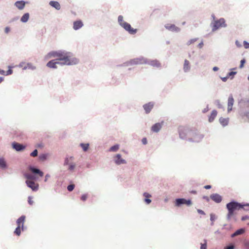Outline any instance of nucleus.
<instances>
[{
	"mask_svg": "<svg viewBox=\"0 0 249 249\" xmlns=\"http://www.w3.org/2000/svg\"><path fill=\"white\" fill-rule=\"evenodd\" d=\"M132 63H134V64H139V63H141V60L139 59H134L132 61Z\"/></svg>",
	"mask_w": 249,
	"mask_h": 249,
	"instance_id": "obj_43",
	"label": "nucleus"
},
{
	"mask_svg": "<svg viewBox=\"0 0 249 249\" xmlns=\"http://www.w3.org/2000/svg\"><path fill=\"white\" fill-rule=\"evenodd\" d=\"M204 188H205L206 189H209L210 188H211V185H205L204 186Z\"/></svg>",
	"mask_w": 249,
	"mask_h": 249,
	"instance_id": "obj_60",
	"label": "nucleus"
},
{
	"mask_svg": "<svg viewBox=\"0 0 249 249\" xmlns=\"http://www.w3.org/2000/svg\"><path fill=\"white\" fill-rule=\"evenodd\" d=\"M83 25L82 22L81 20H77L73 23V29L77 30L81 28Z\"/></svg>",
	"mask_w": 249,
	"mask_h": 249,
	"instance_id": "obj_19",
	"label": "nucleus"
},
{
	"mask_svg": "<svg viewBox=\"0 0 249 249\" xmlns=\"http://www.w3.org/2000/svg\"><path fill=\"white\" fill-rule=\"evenodd\" d=\"M162 124L160 123H156L151 127V130L153 132H158L161 128Z\"/></svg>",
	"mask_w": 249,
	"mask_h": 249,
	"instance_id": "obj_17",
	"label": "nucleus"
},
{
	"mask_svg": "<svg viewBox=\"0 0 249 249\" xmlns=\"http://www.w3.org/2000/svg\"><path fill=\"white\" fill-rule=\"evenodd\" d=\"M39 158L41 160H44L46 159L47 156L45 154H42L39 156Z\"/></svg>",
	"mask_w": 249,
	"mask_h": 249,
	"instance_id": "obj_42",
	"label": "nucleus"
},
{
	"mask_svg": "<svg viewBox=\"0 0 249 249\" xmlns=\"http://www.w3.org/2000/svg\"><path fill=\"white\" fill-rule=\"evenodd\" d=\"M24 63H21L19 64V66L21 67H23V69H26L27 68H32L33 69L31 64H27V66H24Z\"/></svg>",
	"mask_w": 249,
	"mask_h": 249,
	"instance_id": "obj_31",
	"label": "nucleus"
},
{
	"mask_svg": "<svg viewBox=\"0 0 249 249\" xmlns=\"http://www.w3.org/2000/svg\"><path fill=\"white\" fill-rule=\"evenodd\" d=\"M149 64L153 67L157 68L160 67L161 65L159 61L157 60H151L149 62Z\"/></svg>",
	"mask_w": 249,
	"mask_h": 249,
	"instance_id": "obj_25",
	"label": "nucleus"
},
{
	"mask_svg": "<svg viewBox=\"0 0 249 249\" xmlns=\"http://www.w3.org/2000/svg\"><path fill=\"white\" fill-rule=\"evenodd\" d=\"M29 18V13H25L22 16L20 20L22 22H26L28 20Z\"/></svg>",
	"mask_w": 249,
	"mask_h": 249,
	"instance_id": "obj_29",
	"label": "nucleus"
},
{
	"mask_svg": "<svg viewBox=\"0 0 249 249\" xmlns=\"http://www.w3.org/2000/svg\"><path fill=\"white\" fill-rule=\"evenodd\" d=\"M9 68L10 69L11 68V67L9 66ZM13 73V71L11 69H9V70H8L6 72V74H5V75H10L12 73Z\"/></svg>",
	"mask_w": 249,
	"mask_h": 249,
	"instance_id": "obj_44",
	"label": "nucleus"
},
{
	"mask_svg": "<svg viewBox=\"0 0 249 249\" xmlns=\"http://www.w3.org/2000/svg\"><path fill=\"white\" fill-rule=\"evenodd\" d=\"M204 243L201 244L200 249H207V241L206 240H204Z\"/></svg>",
	"mask_w": 249,
	"mask_h": 249,
	"instance_id": "obj_37",
	"label": "nucleus"
},
{
	"mask_svg": "<svg viewBox=\"0 0 249 249\" xmlns=\"http://www.w3.org/2000/svg\"><path fill=\"white\" fill-rule=\"evenodd\" d=\"M25 177L27 179H32L33 178V176L31 175H28V174L26 175Z\"/></svg>",
	"mask_w": 249,
	"mask_h": 249,
	"instance_id": "obj_53",
	"label": "nucleus"
},
{
	"mask_svg": "<svg viewBox=\"0 0 249 249\" xmlns=\"http://www.w3.org/2000/svg\"><path fill=\"white\" fill-rule=\"evenodd\" d=\"M26 183L28 187L31 188L33 191H37L38 188V184L35 183V182L34 181L32 180H26Z\"/></svg>",
	"mask_w": 249,
	"mask_h": 249,
	"instance_id": "obj_10",
	"label": "nucleus"
},
{
	"mask_svg": "<svg viewBox=\"0 0 249 249\" xmlns=\"http://www.w3.org/2000/svg\"><path fill=\"white\" fill-rule=\"evenodd\" d=\"M179 137L182 139L188 138L189 136V133L192 129H189L184 126H180L178 129Z\"/></svg>",
	"mask_w": 249,
	"mask_h": 249,
	"instance_id": "obj_6",
	"label": "nucleus"
},
{
	"mask_svg": "<svg viewBox=\"0 0 249 249\" xmlns=\"http://www.w3.org/2000/svg\"><path fill=\"white\" fill-rule=\"evenodd\" d=\"M0 167L1 168H5L6 167V163L4 159L0 158Z\"/></svg>",
	"mask_w": 249,
	"mask_h": 249,
	"instance_id": "obj_30",
	"label": "nucleus"
},
{
	"mask_svg": "<svg viewBox=\"0 0 249 249\" xmlns=\"http://www.w3.org/2000/svg\"><path fill=\"white\" fill-rule=\"evenodd\" d=\"M15 4L18 9L22 10L25 6V2L24 1H18Z\"/></svg>",
	"mask_w": 249,
	"mask_h": 249,
	"instance_id": "obj_21",
	"label": "nucleus"
},
{
	"mask_svg": "<svg viewBox=\"0 0 249 249\" xmlns=\"http://www.w3.org/2000/svg\"><path fill=\"white\" fill-rule=\"evenodd\" d=\"M227 24L225 23V20L223 18H221L218 20H214L211 23L212 31L215 32L218 29L226 27Z\"/></svg>",
	"mask_w": 249,
	"mask_h": 249,
	"instance_id": "obj_4",
	"label": "nucleus"
},
{
	"mask_svg": "<svg viewBox=\"0 0 249 249\" xmlns=\"http://www.w3.org/2000/svg\"><path fill=\"white\" fill-rule=\"evenodd\" d=\"M3 80V78L0 77V83H1Z\"/></svg>",
	"mask_w": 249,
	"mask_h": 249,
	"instance_id": "obj_64",
	"label": "nucleus"
},
{
	"mask_svg": "<svg viewBox=\"0 0 249 249\" xmlns=\"http://www.w3.org/2000/svg\"><path fill=\"white\" fill-rule=\"evenodd\" d=\"M218 70V67H214L213 68V70L214 71H217Z\"/></svg>",
	"mask_w": 249,
	"mask_h": 249,
	"instance_id": "obj_61",
	"label": "nucleus"
},
{
	"mask_svg": "<svg viewBox=\"0 0 249 249\" xmlns=\"http://www.w3.org/2000/svg\"><path fill=\"white\" fill-rule=\"evenodd\" d=\"M74 188V184H71L68 186L67 189L69 191L71 192L72 191Z\"/></svg>",
	"mask_w": 249,
	"mask_h": 249,
	"instance_id": "obj_40",
	"label": "nucleus"
},
{
	"mask_svg": "<svg viewBox=\"0 0 249 249\" xmlns=\"http://www.w3.org/2000/svg\"><path fill=\"white\" fill-rule=\"evenodd\" d=\"M25 220V216L22 215L17 220V227L14 231V233L18 236H19L21 233V230H23V225Z\"/></svg>",
	"mask_w": 249,
	"mask_h": 249,
	"instance_id": "obj_5",
	"label": "nucleus"
},
{
	"mask_svg": "<svg viewBox=\"0 0 249 249\" xmlns=\"http://www.w3.org/2000/svg\"><path fill=\"white\" fill-rule=\"evenodd\" d=\"M165 27L166 29L171 31L178 32L180 31V29L177 27L175 24H166L165 25Z\"/></svg>",
	"mask_w": 249,
	"mask_h": 249,
	"instance_id": "obj_11",
	"label": "nucleus"
},
{
	"mask_svg": "<svg viewBox=\"0 0 249 249\" xmlns=\"http://www.w3.org/2000/svg\"><path fill=\"white\" fill-rule=\"evenodd\" d=\"M62 61L60 60H53L51 61H50L47 64V66L51 68H56L57 66L56 65H64L62 63Z\"/></svg>",
	"mask_w": 249,
	"mask_h": 249,
	"instance_id": "obj_9",
	"label": "nucleus"
},
{
	"mask_svg": "<svg viewBox=\"0 0 249 249\" xmlns=\"http://www.w3.org/2000/svg\"><path fill=\"white\" fill-rule=\"evenodd\" d=\"M219 121L223 126H225L228 125L229 119V118H224L223 117H220L219 119Z\"/></svg>",
	"mask_w": 249,
	"mask_h": 249,
	"instance_id": "obj_20",
	"label": "nucleus"
},
{
	"mask_svg": "<svg viewBox=\"0 0 249 249\" xmlns=\"http://www.w3.org/2000/svg\"><path fill=\"white\" fill-rule=\"evenodd\" d=\"M181 204L190 206L192 204V202L190 200H186L184 198H178L176 200V205L177 206H179Z\"/></svg>",
	"mask_w": 249,
	"mask_h": 249,
	"instance_id": "obj_7",
	"label": "nucleus"
},
{
	"mask_svg": "<svg viewBox=\"0 0 249 249\" xmlns=\"http://www.w3.org/2000/svg\"><path fill=\"white\" fill-rule=\"evenodd\" d=\"M118 22L120 24V25L122 27V25L124 23H126V22L124 21V19H123V17L122 16H119L118 17Z\"/></svg>",
	"mask_w": 249,
	"mask_h": 249,
	"instance_id": "obj_33",
	"label": "nucleus"
},
{
	"mask_svg": "<svg viewBox=\"0 0 249 249\" xmlns=\"http://www.w3.org/2000/svg\"><path fill=\"white\" fill-rule=\"evenodd\" d=\"M234 249V246L231 245V246H227V247H225L224 249Z\"/></svg>",
	"mask_w": 249,
	"mask_h": 249,
	"instance_id": "obj_55",
	"label": "nucleus"
},
{
	"mask_svg": "<svg viewBox=\"0 0 249 249\" xmlns=\"http://www.w3.org/2000/svg\"><path fill=\"white\" fill-rule=\"evenodd\" d=\"M227 78H228V76L226 77H224L222 79L223 81L225 82V81H226Z\"/></svg>",
	"mask_w": 249,
	"mask_h": 249,
	"instance_id": "obj_62",
	"label": "nucleus"
},
{
	"mask_svg": "<svg viewBox=\"0 0 249 249\" xmlns=\"http://www.w3.org/2000/svg\"><path fill=\"white\" fill-rule=\"evenodd\" d=\"M234 103V99L232 95H231L228 98V112H229L232 110V107Z\"/></svg>",
	"mask_w": 249,
	"mask_h": 249,
	"instance_id": "obj_13",
	"label": "nucleus"
},
{
	"mask_svg": "<svg viewBox=\"0 0 249 249\" xmlns=\"http://www.w3.org/2000/svg\"><path fill=\"white\" fill-rule=\"evenodd\" d=\"M215 103H216V105L217 107L218 108H223V106L221 104L220 101L219 100H216L215 101Z\"/></svg>",
	"mask_w": 249,
	"mask_h": 249,
	"instance_id": "obj_38",
	"label": "nucleus"
},
{
	"mask_svg": "<svg viewBox=\"0 0 249 249\" xmlns=\"http://www.w3.org/2000/svg\"><path fill=\"white\" fill-rule=\"evenodd\" d=\"M49 4L55 8L57 10H60V8H61V6H60V5L59 4V3L57 1H51L49 3Z\"/></svg>",
	"mask_w": 249,
	"mask_h": 249,
	"instance_id": "obj_22",
	"label": "nucleus"
},
{
	"mask_svg": "<svg viewBox=\"0 0 249 249\" xmlns=\"http://www.w3.org/2000/svg\"><path fill=\"white\" fill-rule=\"evenodd\" d=\"M203 136L196 130H191L189 133L188 140L190 142H200Z\"/></svg>",
	"mask_w": 249,
	"mask_h": 249,
	"instance_id": "obj_3",
	"label": "nucleus"
},
{
	"mask_svg": "<svg viewBox=\"0 0 249 249\" xmlns=\"http://www.w3.org/2000/svg\"><path fill=\"white\" fill-rule=\"evenodd\" d=\"M48 58L51 57H57L56 60L62 61L63 64L67 65L75 64L77 63V60L76 58H72L69 53L61 52H52L49 53L46 56Z\"/></svg>",
	"mask_w": 249,
	"mask_h": 249,
	"instance_id": "obj_1",
	"label": "nucleus"
},
{
	"mask_svg": "<svg viewBox=\"0 0 249 249\" xmlns=\"http://www.w3.org/2000/svg\"><path fill=\"white\" fill-rule=\"evenodd\" d=\"M142 142L144 144H146L147 143V140L145 138H144L142 139Z\"/></svg>",
	"mask_w": 249,
	"mask_h": 249,
	"instance_id": "obj_54",
	"label": "nucleus"
},
{
	"mask_svg": "<svg viewBox=\"0 0 249 249\" xmlns=\"http://www.w3.org/2000/svg\"><path fill=\"white\" fill-rule=\"evenodd\" d=\"M12 146L13 148H14L18 151H21L25 148L24 146H23L22 144H21L17 142H13L12 143Z\"/></svg>",
	"mask_w": 249,
	"mask_h": 249,
	"instance_id": "obj_15",
	"label": "nucleus"
},
{
	"mask_svg": "<svg viewBox=\"0 0 249 249\" xmlns=\"http://www.w3.org/2000/svg\"><path fill=\"white\" fill-rule=\"evenodd\" d=\"M0 74L2 75H5L6 72L2 70H0Z\"/></svg>",
	"mask_w": 249,
	"mask_h": 249,
	"instance_id": "obj_56",
	"label": "nucleus"
},
{
	"mask_svg": "<svg viewBox=\"0 0 249 249\" xmlns=\"http://www.w3.org/2000/svg\"><path fill=\"white\" fill-rule=\"evenodd\" d=\"M37 154H38L37 150L36 149H35V150H34L33 152H32L30 154V156H32V157H36L37 156Z\"/></svg>",
	"mask_w": 249,
	"mask_h": 249,
	"instance_id": "obj_39",
	"label": "nucleus"
},
{
	"mask_svg": "<svg viewBox=\"0 0 249 249\" xmlns=\"http://www.w3.org/2000/svg\"><path fill=\"white\" fill-rule=\"evenodd\" d=\"M143 196L145 197L144 199L145 202L148 204H150L151 202V199H149V198L151 197V196L147 193H144L143 194Z\"/></svg>",
	"mask_w": 249,
	"mask_h": 249,
	"instance_id": "obj_27",
	"label": "nucleus"
},
{
	"mask_svg": "<svg viewBox=\"0 0 249 249\" xmlns=\"http://www.w3.org/2000/svg\"><path fill=\"white\" fill-rule=\"evenodd\" d=\"M245 231V230L244 229H240L238 230H237L235 232H234L232 235L231 237H234L235 236H236L238 235L242 234H243Z\"/></svg>",
	"mask_w": 249,
	"mask_h": 249,
	"instance_id": "obj_24",
	"label": "nucleus"
},
{
	"mask_svg": "<svg viewBox=\"0 0 249 249\" xmlns=\"http://www.w3.org/2000/svg\"><path fill=\"white\" fill-rule=\"evenodd\" d=\"M28 203L30 205H32L34 203V201L32 200V197L31 196L28 197Z\"/></svg>",
	"mask_w": 249,
	"mask_h": 249,
	"instance_id": "obj_50",
	"label": "nucleus"
},
{
	"mask_svg": "<svg viewBox=\"0 0 249 249\" xmlns=\"http://www.w3.org/2000/svg\"><path fill=\"white\" fill-rule=\"evenodd\" d=\"M122 27L128 32L130 34H135L136 33L137 31V29H134L132 28L130 24L127 22L124 23L122 25Z\"/></svg>",
	"mask_w": 249,
	"mask_h": 249,
	"instance_id": "obj_8",
	"label": "nucleus"
},
{
	"mask_svg": "<svg viewBox=\"0 0 249 249\" xmlns=\"http://www.w3.org/2000/svg\"><path fill=\"white\" fill-rule=\"evenodd\" d=\"M210 216H211L210 219L212 221V225H213V221H214V220L215 219V215L214 214H211Z\"/></svg>",
	"mask_w": 249,
	"mask_h": 249,
	"instance_id": "obj_48",
	"label": "nucleus"
},
{
	"mask_svg": "<svg viewBox=\"0 0 249 249\" xmlns=\"http://www.w3.org/2000/svg\"><path fill=\"white\" fill-rule=\"evenodd\" d=\"M10 31V28L8 27L5 28V32L8 33Z\"/></svg>",
	"mask_w": 249,
	"mask_h": 249,
	"instance_id": "obj_57",
	"label": "nucleus"
},
{
	"mask_svg": "<svg viewBox=\"0 0 249 249\" xmlns=\"http://www.w3.org/2000/svg\"><path fill=\"white\" fill-rule=\"evenodd\" d=\"M197 38H196L191 39L189 40L187 42V45L188 46H189V45H190L191 44L194 43L196 41H197Z\"/></svg>",
	"mask_w": 249,
	"mask_h": 249,
	"instance_id": "obj_36",
	"label": "nucleus"
},
{
	"mask_svg": "<svg viewBox=\"0 0 249 249\" xmlns=\"http://www.w3.org/2000/svg\"><path fill=\"white\" fill-rule=\"evenodd\" d=\"M242 122H249V113H244L242 115Z\"/></svg>",
	"mask_w": 249,
	"mask_h": 249,
	"instance_id": "obj_28",
	"label": "nucleus"
},
{
	"mask_svg": "<svg viewBox=\"0 0 249 249\" xmlns=\"http://www.w3.org/2000/svg\"><path fill=\"white\" fill-rule=\"evenodd\" d=\"M243 44L244 46L246 49H249V43L247 42L246 41H244Z\"/></svg>",
	"mask_w": 249,
	"mask_h": 249,
	"instance_id": "obj_45",
	"label": "nucleus"
},
{
	"mask_svg": "<svg viewBox=\"0 0 249 249\" xmlns=\"http://www.w3.org/2000/svg\"><path fill=\"white\" fill-rule=\"evenodd\" d=\"M244 205L236 202H231L227 204V208L228 210V213L227 214L228 219H230L233 215V212L235 210H239L243 208Z\"/></svg>",
	"mask_w": 249,
	"mask_h": 249,
	"instance_id": "obj_2",
	"label": "nucleus"
},
{
	"mask_svg": "<svg viewBox=\"0 0 249 249\" xmlns=\"http://www.w3.org/2000/svg\"><path fill=\"white\" fill-rule=\"evenodd\" d=\"M88 196L87 194L83 195L81 197V199L82 201H85L87 198Z\"/></svg>",
	"mask_w": 249,
	"mask_h": 249,
	"instance_id": "obj_46",
	"label": "nucleus"
},
{
	"mask_svg": "<svg viewBox=\"0 0 249 249\" xmlns=\"http://www.w3.org/2000/svg\"><path fill=\"white\" fill-rule=\"evenodd\" d=\"M115 162L117 164H124L125 163V160L122 159L121 158V156L120 154H117L115 157Z\"/></svg>",
	"mask_w": 249,
	"mask_h": 249,
	"instance_id": "obj_16",
	"label": "nucleus"
},
{
	"mask_svg": "<svg viewBox=\"0 0 249 249\" xmlns=\"http://www.w3.org/2000/svg\"><path fill=\"white\" fill-rule=\"evenodd\" d=\"M50 177V175H48V174H47L46 176H45V180L44 181L45 182H46L48 179V178Z\"/></svg>",
	"mask_w": 249,
	"mask_h": 249,
	"instance_id": "obj_58",
	"label": "nucleus"
},
{
	"mask_svg": "<svg viewBox=\"0 0 249 249\" xmlns=\"http://www.w3.org/2000/svg\"><path fill=\"white\" fill-rule=\"evenodd\" d=\"M197 212L200 213V214H203V215H204L205 213H204V212L201 210H200V209H198L197 210Z\"/></svg>",
	"mask_w": 249,
	"mask_h": 249,
	"instance_id": "obj_52",
	"label": "nucleus"
},
{
	"mask_svg": "<svg viewBox=\"0 0 249 249\" xmlns=\"http://www.w3.org/2000/svg\"><path fill=\"white\" fill-rule=\"evenodd\" d=\"M80 146L82 147L84 151H86L89 148V144L88 143H81Z\"/></svg>",
	"mask_w": 249,
	"mask_h": 249,
	"instance_id": "obj_32",
	"label": "nucleus"
},
{
	"mask_svg": "<svg viewBox=\"0 0 249 249\" xmlns=\"http://www.w3.org/2000/svg\"><path fill=\"white\" fill-rule=\"evenodd\" d=\"M76 165L74 163H71L69 165L68 170L70 171H73L75 168Z\"/></svg>",
	"mask_w": 249,
	"mask_h": 249,
	"instance_id": "obj_34",
	"label": "nucleus"
},
{
	"mask_svg": "<svg viewBox=\"0 0 249 249\" xmlns=\"http://www.w3.org/2000/svg\"><path fill=\"white\" fill-rule=\"evenodd\" d=\"M247 219H249V216H248V215H246V216H243L242 218H241V220L242 221H244V220H246Z\"/></svg>",
	"mask_w": 249,
	"mask_h": 249,
	"instance_id": "obj_51",
	"label": "nucleus"
},
{
	"mask_svg": "<svg viewBox=\"0 0 249 249\" xmlns=\"http://www.w3.org/2000/svg\"><path fill=\"white\" fill-rule=\"evenodd\" d=\"M203 46V43L202 42H201V43H200L198 45V48H201Z\"/></svg>",
	"mask_w": 249,
	"mask_h": 249,
	"instance_id": "obj_59",
	"label": "nucleus"
},
{
	"mask_svg": "<svg viewBox=\"0 0 249 249\" xmlns=\"http://www.w3.org/2000/svg\"><path fill=\"white\" fill-rule=\"evenodd\" d=\"M208 110V108H205V109H204L203 110V113H205V112H206Z\"/></svg>",
	"mask_w": 249,
	"mask_h": 249,
	"instance_id": "obj_63",
	"label": "nucleus"
},
{
	"mask_svg": "<svg viewBox=\"0 0 249 249\" xmlns=\"http://www.w3.org/2000/svg\"><path fill=\"white\" fill-rule=\"evenodd\" d=\"M210 198L216 203H219L222 201V197L217 194L211 195L210 196Z\"/></svg>",
	"mask_w": 249,
	"mask_h": 249,
	"instance_id": "obj_14",
	"label": "nucleus"
},
{
	"mask_svg": "<svg viewBox=\"0 0 249 249\" xmlns=\"http://www.w3.org/2000/svg\"><path fill=\"white\" fill-rule=\"evenodd\" d=\"M246 62V60L245 59H243L242 60H241L240 61V65L239 66V68L240 69L244 67V64Z\"/></svg>",
	"mask_w": 249,
	"mask_h": 249,
	"instance_id": "obj_41",
	"label": "nucleus"
},
{
	"mask_svg": "<svg viewBox=\"0 0 249 249\" xmlns=\"http://www.w3.org/2000/svg\"><path fill=\"white\" fill-rule=\"evenodd\" d=\"M153 107L154 103L152 102H149L143 106V107L146 113H149L153 108Z\"/></svg>",
	"mask_w": 249,
	"mask_h": 249,
	"instance_id": "obj_12",
	"label": "nucleus"
},
{
	"mask_svg": "<svg viewBox=\"0 0 249 249\" xmlns=\"http://www.w3.org/2000/svg\"><path fill=\"white\" fill-rule=\"evenodd\" d=\"M69 159L68 158H66L65 160V161H64V165H68L69 164Z\"/></svg>",
	"mask_w": 249,
	"mask_h": 249,
	"instance_id": "obj_49",
	"label": "nucleus"
},
{
	"mask_svg": "<svg viewBox=\"0 0 249 249\" xmlns=\"http://www.w3.org/2000/svg\"><path fill=\"white\" fill-rule=\"evenodd\" d=\"M236 73V71H231L229 73H228L227 76L228 77H230L231 76H233Z\"/></svg>",
	"mask_w": 249,
	"mask_h": 249,
	"instance_id": "obj_47",
	"label": "nucleus"
},
{
	"mask_svg": "<svg viewBox=\"0 0 249 249\" xmlns=\"http://www.w3.org/2000/svg\"><path fill=\"white\" fill-rule=\"evenodd\" d=\"M30 170L34 173L38 174L40 177H42L43 176V173L38 169L31 167H30Z\"/></svg>",
	"mask_w": 249,
	"mask_h": 249,
	"instance_id": "obj_23",
	"label": "nucleus"
},
{
	"mask_svg": "<svg viewBox=\"0 0 249 249\" xmlns=\"http://www.w3.org/2000/svg\"><path fill=\"white\" fill-rule=\"evenodd\" d=\"M119 149V145H115L114 146H112L110 148L109 150L110 151H116Z\"/></svg>",
	"mask_w": 249,
	"mask_h": 249,
	"instance_id": "obj_35",
	"label": "nucleus"
},
{
	"mask_svg": "<svg viewBox=\"0 0 249 249\" xmlns=\"http://www.w3.org/2000/svg\"><path fill=\"white\" fill-rule=\"evenodd\" d=\"M217 115V111L216 110H213L211 112V115L209 117V122L210 123L213 122L214 121L215 118L216 117Z\"/></svg>",
	"mask_w": 249,
	"mask_h": 249,
	"instance_id": "obj_18",
	"label": "nucleus"
},
{
	"mask_svg": "<svg viewBox=\"0 0 249 249\" xmlns=\"http://www.w3.org/2000/svg\"><path fill=\"white\" fill-rule=\"evenodd\" d=\"M190 63L187 60H185L183 65V70L185 72L188 71L190 70Z\"/></svg>",
	"mask_w": 249,
	"mask_h": 249,
	"instance_id": "obj_26",
	"label": "nucleus"
}]
</instances>
